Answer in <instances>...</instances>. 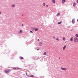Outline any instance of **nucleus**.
I'll use <instances>...</instances> for the list:
<instances>
[{"label":"nucleus","instance_id":"1","mask_svg":"<svg viewBox=\"0 0 78 78\" xmlns=\"http://www.w3.org/2000/svg\"><path fill=\"white\" fill-rule=\"evenodd\" d=\"M74 41L75 42H78V39L77 37H76L74 38Z\"/></svg>","mask_w":78,"mask_h":78},{"label":"nucleus","instance_id":"2","mask_svg":"<svg viewBox=\"0 0 78 78\" xmlns=\"http://www.w3.org/2000/svg\"><path fill=\"white\" fill-rule=\"evenodd\" d=\"M9 71H10V69H7L5 70L4 72L5 73H9Z\"/></svg>","mask_w":78,"mask_h":78},{"label":"nucleus","instance_id":"3","mask_svg":"<svg viewBox=\"0 0 78 78\" xmlns=\"http://www.w3.org/2000/svg\"><path fill=\"white\" fill-rule=\"evenodd\" d=\"M72 23L73 24H74V23H75V19H73L72 20Z\"/></svg>","mask_w":78,"mask_h":78},{"label":"nucleus","instance_id":"4","mask_svg":"<svg viewBox=\"0 0 78 78\" xmlns=\"http://www.w3.org/2000/svg\"><path fill=\"white\" fill-rule=\"evenodd\" d=\"M61 69L62 70H67V68H61Z\"/></svg>","mask_w":78,"mask_h":78},{"label":"nucleus","instance_id":"5","mask_svg":"<svg viewBox=\"0 0 78 78\" xmlns=\"http://www.w3.org/2000/svg\"><path fill=\"white\" fill-rule=\"evenodd\" d=\"M66 48V45H65L63 47V50H65V48Z\"/></svg>","mask_w":78,"mask_h":78},{"label":"nucleus","instance_id":"6","mask_svg":"<svg viewBox=\"0 0 78 78\" xmlns=\"http://www.w3.org/2000/svg\"><path fill=\"white\" fill-rule=\"evenodd\" d=\"M12 8H14V7H15V4H12Z\"/></svg>","mask_w":78,"mask_h":78},{"label":"nucleus","instance_id":"7","mask_svg":"<svg viewBox=\"0 0 78 78\" xmlns=\"http://www.w3.org/2000/svg\"><path fill=\"white\" fill-rule=\"evenodd\" d=\"M70 41H71V42H73V37H71L70 39Z\"/></svg>","mask_w":78,"mask_h":78},{"label":"nucleus","instance_id":"8","mask_svg":"<svg viewBox=\"0 0 78 78\" xmlns=\"http://www.w3.org/2000/svg\"><path fill=\"white\" fill-rule=\"evenodd\" d=\"M65 2H66V0H62V3H63V4H64Z\"/></svg>","mask_w":78,"mask_h":78},{"label":"nucleus","instance_id":"9","mask_svg":"<svg viewBox=\"0 0 78 78\" xmlns=\"http://www.w3.org/2000/svg\"><path fill=\"white\" fill-rule=\"evenodd\" d=\"M26 73V75H27V76H28L29 77H31V76L28 75V74H27V73Z\"/></svg>","mask_w":78,"mask_h":78},{"label":"nucleus","instance_id":"10","mask_svg":"<svg viewBox=\"0 0 78 78\" xmlns=\"http://www.w3.org/2000/svg\"><path fill=\"white\" fill-rule=\"evenodd\" d=\"M62 39L63 40V41H66V38H65V37H63L62 38Z\"/></svg>","mask_w":78,"mask_h":78},{"label":"nucleus","instance_id":"11","mask_svg":"<svg viewBox=\"0 0 78 78\" xmlns=\"http://www.w3.org/2000/svg\"><path fill=\"white\" fill-rule=\"evenodd\" d=\"M20 59H23V57H20Z\"/></svg>","mask_w":78,"mask_h":78},{"label":"nucleus","instance_id":"12","mask_svg":"<svg viewBox=\"0 0 78 78\" xmlns=\"http://www.w3.org/2000/svg\"><path fill=\"white\" fill-rule=\"evenodd\" d=\"M31 29H32V31H34V30L35 29L34 27H32Z\"/></svg>","mask_w":78,"mask_h":78},{"label":"nucleus","instance_id":"13","mask_svg":"<svg viewBox=\"0 0 78 78\" xmlns=\"http://www.w3.org/2000/svg\"><path fill=\"white\" fill-rule=\"evenodd\" d=\"M73 6H76V4L75 3V2H74L73 4Z\"/></svg>","mask_w":78,"mask_h":78},{"label":"nucleus","instance_id":"14","mask_svg":"<svg viewBox=\"0 0 78 78\" xmlns=\"http://www.w3.org/2000/svg\"><path fill=\"white\" fill-rule=\"evenodd\" d=\"M59 14H60V13H58L56 15L57 16H59Z\"/></svg>","mask_w":78,"mask_h":78},{"label":"nucleus","instance_id":"15","mask_svg":"<svg viewBox=\"0 0 78 78\" xmlns=\"http://www.w3.org/2000/svg\"><path fill=\"white\" fill-rule=\"evenodd\" d=\"M40 46H42V42H40L39 44Z\"/></svg>","mask_w":78,"mask_h":78},{"label":"nucleus","instance_id":"16","mask_svg":"<svg viewBox=\"0 0 78 78\" xmlns=\"http://www.w3.org/2000/svg\"><path fill=\"white\" fill-rule=\"evenodd\" d=\"M23 32V30H20V33H22Z\"/></svg>","mask_w":78,"mask_h":78},{"label":"nucleus","instance_id":"17","mask_svg":"<svg viewBox=\"0 0 78 78\" xmlns=\"http://www.w3.org/2000/svg\"><path fill=\"white\" fill-rule=\"evenodd\" d=\"M52 2H53L54 3H55V0H52Z\"/></svg>","mask_w":78,"mask_h":78},{"label":"nucleus","instance_id":"18","mask_svg":"<svg viewBox=\"0 0 78 78\" xmlns=\"http://www.w3.org/2000/svg\"><path fill=\"white\" fill-rule=\"evenodd\" d=\"M61 23H62V21H60V22H58V24H61Z\"/></svg>","mask_w":78,"mask_h":78},{"label":"nucleus","instance_id":"19","mask_svg":"<svg viewBox=\"0 0 78 78\" xmlns=\"http://www.w3.org/2000/svg\"><path fill=\"white\" fill-rule=\"evenodd\" d=\"M38 30V28H35V31H37Z\"/></svg>","mask_w":78,"mask_h":78},{"label":"nucleus","instance_id":"20","mask_svg":"<svg viewBox=\"0 0 78 78\" xmlns=\"http://www.w3.org/2000/svg\"><path fill=\"white\" fill-rule=\"evenodd\" d=\"M44 55H47V53L46 52H44Z\"/></svg>","mask_w":78,"mask_h":78},{"label":"nucleus","instance_id":"21","mask_svg":"<svg viewBox=\"0 0 78 78\" xmlns=\"http://www.w3.org/2000/svg\"><path fill=\"white\" fill-rule=\"evenodd\" d=\"M31 75V76L32 78H33V77H34V76L33 75Z\"/></svg>","mask_w":78,"mask_h":78},{"label":"nucleus","instance_id":"22","mask_svg":"<svg viewBox=\"0 0 78 78\" xmlns=\"http://www.w3.org/2000/svg\"><path fill=\"white\" fill-rule=\"evenodd\" d=\"M56 40H57V41H59V38L58 37H57Z\"/></svg>","mask_w":78,"mask_h":78},{"label":"nucleus","instance_id":"23","mask_svg":"<svg viewBox=\"0 0 78 78\" xmlns=\"http://www.w3.org/2000/svg\"><path fill=\"white\" fill-rule=\"evenodd\" d=\"M76 37H78V34H76Z\"/></svg>","mask_w":78,"mask_h":78},{"label":"nucleus","instance_id":"24","mask_svg":"<svg viewBox=\"0 0 78 78\" xmlns=\"http://www.w3.org/2000/svg\"><path fill=\"white\" fill-rule=\"evenodd\" d=\"M45 3H43V6H45Z\"/></svg>","mask_w":78,"mask_h":78},{"label":"nucleus","instance_id":"25","mask_svg":"<svg viewBox=\"0 0 78 78\" xmlns=\"http://www.w3.org/2000/svg\"><path fill=\"white\" fill-rule=\"evenodd\" d=\"M13 69L14 70H16V68H13Z\"/></svg>","mask_w":78,"mask_h":78},{"label":"nucleus","instance_id":"26","mask_svg":"<svg viewBox=\"0 0 78 78\" xmlns=\"http://www.w3.org/2000/svg\"><path fill=\"white\" fill-rule=\"evenodd\" d=\"M30 33H33V31H30Z\"/></svg>","mask_w":78,"mask_h":78},{"label":"nucleus","instance_id":"27","mask_svg":"<svg viewBox=\"0 0 78 78\" xmlns=\"http://www.w3.org/2000/svg\"><path fill=\"white\" fill-rule=\"evenodd\" d=\"M39 50V48H37V50Z\"/></svg>","mask_w":78,"mask_h":78},{"label":"nucleus","instance_id":"28","mask_svg":"<svg viewBox=\"0 0 78 78\" xmlns=\"http://www.w3.org/2000/svg\"><path fill=\"white\" fill-rule=\"evenodd\" d=\"M46 6H47V7H48V5H46Z\"/></svg>","mask_w":78,"mask_h":78},{"label":"nucleus","instance_id":"29","mask_svg":"<svg viewBox=\"0 0 78 78\" xmlns=\"http://www.w3.org/2000/svg\"><path fill=\"white\" fill-rule=\"evenodd\" d=\"M53 38H54V39H55V37H53Z\"/></svg>","mask_w":78,"mask_h":78},{"label":"nucleus","instance_id":"30","mask_svg":"<svg viewBox=\"0 0 78 78\" xmlns=\"http://www.w3.org/2000/svg\"><path fill=\"white\" fill-rule=\"evenodd\" d=\"M76 2L77 3H78V0Z\"/></svg>","mask_w":78,"mask_h":78},{"label":"nucleus","instance_id":"31","mask_svg":"<svg viewBox=\"0 0 78 78\" xmlns=\"http://www.w3.org/2000/svg\"><path fill=\"white\" fill-rule=\"evenodd\" d=\"M1 14V11H0V15Z\"/></svg>","mask_w":78,"mask_h":78},{"label":"nucleus","instance_id":"32","mask_svg":"<svg viewBox=\"0 0 78 78\" xmlns=\"http://www.w3.org/2000/svg\"><path fill=\"white\" fill-rule=\"evenodd\" d=\"M37 41H39V39H38Z\"/></svg>","mask_w":78,"mask_h":78},{"label":"nucleus","instance_id":"33","mask_svg":"<svg viewBox=\"0 0 78 78\" xmlns=\"http://www.w3.org/2000/svg\"><path fill=\"white\" fill-rule=\"evenodd\" d=\"M22 16H23V14L22 15Z\"/></svg>","mask_w":78,"mask_h":78},{"label":"nucleus","instance_id":"34","mask_svg":"<svg viewBox=\"0 0 78 78\" xmlns=\"http://www.w3.org/2000/svg\"><path fill=\"white\" fill-rule=\"evenodd\" d=\"M22 26H23V24H22Z\"/></svg>","mask_w":78,"mask_h":78},{"label":"nucleus","instance_id":"35","mask_svg":"<svg viewBox=\"0 0 78 78\" xmlns=\"http://www.w3.org/2000/svg\"><path fill=\"white\" fill-rule=\"evenodd\" d=\"M78 20H77V21L78 22Z\"/></svg>","mask_w":78,"mask_h":78},{"label":"nucleus","instance_id":"36","mask_svg":"<svg viewBox=\"0 0 78 78\" xmlns=\"http://www.w3.org/2000/svg\"><path fill=\"white\" fill-rule=\"evenodd\" d=\"M59 59H60V58L59 57Z\"/></svg>","mask_w":78,"mask_h":78},{"label":"nucleus","instance_id":"37","mask_svg":"<svg viewBox=\"0 0 78 78\" xmlns=\"http://www.w3.org/2000/svg\"><path fill=\"white\" fill-rule=\"evenodd\" d=\"M66 43V41L65 42Z\"/></svg>","mask_w":78,"mask_h":78}]
</instances>
